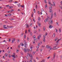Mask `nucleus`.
I'll return each mask as SVG.
<instances>
[{
	"mask_svg": "<svg viewBox=\"0 0 62 62\" xmlns=\"http://www.w3.org/2000/svg\"><path fill=\"white\" fill-rule=\"evenodd\" d=\"M48 19H50V18L48 16H47V17L46 18V19L45 20V22L46 23L47 20H48Z\"/></svg>",
	"mask_w": 62,
	"mask_h": 62,
	"instance_id": "nucleus-1",
	"label": "nucleus"
},
{
	"mask_svg": "<svg viewBox=\"0 0 62 62\" xmlns=\"http://www.w3.org/2000/svg\"><path fill=\"white\" fill-rule=\"evenodd\" d=\"M59 40H60V39H59L55 44V45H58V42L59 41Z\"/></svg>",
	"mask_w": 62,
	"mask_h": 62,
	"instance_id": "nucleus-2",
	"label": "nucleus"
},
{
	"mask_svg": "<svg viewBox=\"0 0 62 62\" xmlns=\"http://www.w3.org/2000/svg\"><path fill=\"white\" fill-rule=\"evenodd\" d=\"M41 37V35H39L38 36V37L37 39H38L39 40L40 39V38Z\"/></svg>",
	"mask_w": 62,
	"mask_h": 62,
	"instance_id": "nucleus-3",
	"label": "nucleus"
},
{
	"mask_svg": "<svg viewBox=\"0 0 62 62\" xmlns=\"http://www.w3.org/2000/svg\"><path fill=\"white\" fill-rule=\"evenodd\" d=\"M15 39H13V40H12V43H13L14 41L15 42Z\"/></svg>",
	"mask_w": 62,
	"mask_h": 62,
	"instance_id": "nucleus-4",
	"label": "nucleus"
},
{
	"mask_svg": "<svg viewBox=\"0 0 62 62\" xmlns=\"http://www.w3.org/2000/svg\"><path fill=\"white\" fill-rule=\"evenodd\" d=\"M33 38H34V40H36L37 39L36 38V36L35 35H34L33 36Z\"/></svg>",
	"mask_w": 62,
	"mask_h": 62,
	"instance_id": "nucleus-5",
	"label": "nucleus"
},
{
	"mask_svg": "<svg viewBox=\"0 0 62 62\" xmlns=\"http://www.w3.org/2000/svg\"><path fill=\"white\" fill-rule=\"evenodd\" d=\"M24 45H25V47L26 48V47H27V43L25 42L24 43Z\"/></svg>",
	"mask_w": 62,
	"mask_h": 62,
	"instance_id": "nucleus-6",
	"label": "nucleus"
},
{
	"mask_svg": "<svg viewBox=\"0 0 62 62\" xmlns=\"http://www.w3.org/2000/svg\"><path fill=\"white\" fill-rule=\"evenodd\" d=\"M53 5L54 6H55V1L53 2Z\"/></svg>",
	"mask_w": 62,
	"mask_h": 62,
	"instance_id": "nucleus-7",
	"label": "nucleus"
},
{
	"mask_svg": "<svg viewBox=\"0 0 62 62\" xmlns=\"http://www.w3.org/2000/svg\"><path fill=\"white\" fill-rule=\"evenodd\" d=\"M55 33H54L52 36L53 38H55Z\"/></svg>",
	"mask_w": 62,
	"mask_h": 62,
	"instance_id": "nucleus-8",
	"label": "nucleus"
},
{
	"mask_svg": "<svg viewBox=\"0 0 62 62\" xmlns=\"http://www.w3.org/2000/svg\"><path fill=\"white\" fill-rule=\"evenodd\" d=\"M50 22L51 23H53V20L52 19H50Z\"/></svg>",
	"mask_w": 62,
	"mask_h": 62,
	"instance_id": "nucleus-9",
	"label": "nucleus"
},
{
	"mask_svg": "<svg viewBox=\"0 0 62 62\" xmlns=\"http://www.w3.org/2000/svg\"><path fill=\"white\" fill-rule=\"evenodd\" d=\"M55 56V54L54 53L53 54V58H54Z\"/></svg>",
	"mask_w": 62,
	"mask_h": 62,
	"instance_id": "nucleus-10",
	"label": "nucleus"
},
{
	"mask_svg": "<svg viewBox=\"0 0 62 62\" xmlns=\"http://www.w3.org/2000/svg\"><path fill=\"white\" fill-rule=\"evenodd\" d=\"M53 27L52 25H50L49 26V28H52Z\"/></svg>",
	"mask_w": 62,
	"mask_h": 62,
	"instance_id": "nucleus-11",
	"label": "nucleus"
},
{
	"mask_svg": "<svg viewBox=\"0 0 62 62\" xmlns=\"http://www.w3.org/2000/svg\"><path fill=\"white\" fill-rule=\"evenodd\" d=\"M48 48L50 49V50H51V49H52V48L50 46H48Z\"/></svg>",
	"mask_w": 62,
	"mask_h": 62,
	"instance_id": "nucleus-12",
	"label": "nucleus"
},
{
	"mask_svg": "<svg viewBox=\"0 0 62 62\" xmlns=\"http://www.w3.org/2000/svg\"><path fill=\"white\" fill-rule=\"evenodd\" d=\"M17 6H18L19 7H20V6H21V5L20 3H19L18 4H17Z\"/></svg>",
	"mask_w": 62,
	"mask_h": 62,
	"instance_id": "nucleus-13",
	"label": "nucleus"
},
{
	"mask_svg": "<svg viewBox=\"0 0 62 62\" xmlns=\"http://www.w3.org/2000/svg\"><path fill=\"white\" fill-rule=\"evenodd\" d=\"M24 52H25V53H26V49L25 48H24Z\"/></svg>",
	"mask_w": 62,
	"mask_h": 62,
	"instance_id": "nucleus-14",
	"label": "nucleus"
},
{
	"mask_svg": "<svg viewBox=\"0 0 62 62\" xmlns=\"http://www.w3.org/2000/svg\"><path fill=\"white\" fill-rule=\"evenodd\" d=\"M56 24H57V25H58V26H59V24H58V22H57L56 23Z\"/></svg>",
	"mask_w": 62,
	"mask_h": 62,
	"instance_id": "nucleus-15",
	"label": "nucleus"
},
{
	"mask_svg": "<svg viewBox=\"0 0 62 62\" xmlns=\"http://www.w3.org/2000/svg\"><path fill=\"white\" fill-rule=\"evenodd\" d=\"M26 26L27 27H27H29V25H28V24H26Z\"/></svg>",
	"mask_w": 62,
	"mask_h": 62,
	"instance_id": "nucleus-16",
	"label": "nucleus"
},
{
	"mask_svg": "<svg viewBox=\"0 0 62 62\" xmlns=\"http://www.w3.org/2000/svg\"><path fill=\"white\" fill-rule=\"evenodd\" d=\"M51 2V0H49L48 3L49 4H51V2Z\"/></svg>",
	"mask_w": 62,
	"mask_h": 62,
	"instance_id": "nucleus-17",
	"label": "nucleus"
},
{
	"mask_svg": "<svg viewBox=\"0 0 62 62\" xmlns=\"http://www.w3.org/2000/svg\"><path fill=\"white\" fill-rule=\"evenodd\" d=\"M58 38L57 37H56L55 38V41H56L57 40Z\"/></svg>",
	"mask_w": 62,
	"mask_h": 62,
	"instance_id": "nucleus-18",
	"label": "nucleus"
},
{
	"mask_svg": "<svg viewBox=\"0 0 62 62\" xmlns=\"http://www.w3.org/2000/svg\"><path fill=\"white\" fill-rule=\"evenodd\" d=\"M23 33L22 32L21 35V37H23Z\"/></svg>",
	"mask_w": 62,
	"mask_h": 62,
	"instance_id": "nucleus-19",
	"label": "nucleus"
},
{
	"mask_svg": "<svg viewBox=\"0 0 62 62\" xmlns=\"http://www.w3.org/2000/svg\"><path fill=\"white\" fill-rule=\"evenodd\" d=\"M56 13L55 12L54 13V16L55 17H56Z\"/></svg>",
	"mask_w": 62,
	"mask_h": 62,
	"instance_id": "nucleus-20",
	"label": "nucleus"
},
{
	"mask_svg": "<svg viewBox=\"0 0 62 62\" xmlns=\"http://www.w3.org/2000/svg\"><path fill=\"white\" fill-rule=\"evenodd\" d=\"M43 29L44 31H45V29H46V28H45V27H43Z\"/></svg>",
	"mask_w": 62,
	"mask_h": 62,
	"instance_id": "nucleus-21",
	"label": "nucleus"
},
{
	"mask_svg": "<svg viewBox=\"0 0 62 62\" xmlns=\"http://www.w3.org/2000/svg\"><path fill=\"white\" fill-rule=\"evenodd\" d=\"M12 57H14V58H15L16 57V56H15V55H12Z\"/></svg>",
	"mask_w": 62,
	"mask_h": 62,
	"instance_id": "nucleus-22",
	"label": "nucleus"
},
{
	"mask_svg": "<svg viewBox=\"0 0 62 62\" xmlns=\"http://www.w3.org/2000/svg\"><path fill=\"white\" fill-rule=\"evenodd\" d=\"M29 56L30 57H32V55H30V54L29 55Z\"/></svg>",
	"mask_w": 62,
	"mask_h": 62,
	"instance_id": "nucleus-23",
	"label": "nucleus"
},
{
	"mask_svg": "<svg viewBox=\"0 0 62 62\" xmlns=\"http://www.w3.org/2000/svg\"><path fill=\"white\" fill-rule=\"evenodd\" d=\"M21 45V46H23V43H21L20 44Z\"/></svg>",
	"mask_w": 62,
	"mask_h": 62,
	"instance_id": "nucleus-24",
	"label": "nucleus"
},
{
	"mask_svg": "<svg viewBox=\"0 0 62 62\" xmlns=\"http://www.w3.org/2000/svg\"><path fill=\"white\" fill-rule=\"evenodd\" d=\"M5 56H8V54H7V53L5 54Z\"/></svg>",
	"mask_w": 62,
	"mask_h": 62,
	"instance_id": "nucleus-25",
	"label": "nucleus"
},
{
	"mask_svg": "<svg viewBox=\"0 0 62 62\" xmlns=\"http://www.w3.org/2000/svg\"><path fill=\"white\" fill-rule=\"evenodd\" d=\"M55 30H56V32H57V31H58V30H57L56 29H55Z\"/></svg>",
	"mask_w": 62,
	"mask_h": 62,
	"instance_id": "nucleus-26",
	"label": "nucleus"
},
{
	"mask_svg": "<svg viewBox=\"0 0 62 62\" xmlns=\"http://www.w3.org/2000/svg\"><path fill=\"white\" fill-rule=\"evenodd\" d=\"M46 37V35H45L44 36V39H45V37Z\"/></svg>",
	"mask_w": 62,
	"mask_h": 62,
	"instance_id": "nucleus-27",
	"label": "nucleus"
},
{
	"mask_svg": "<svg viewBox=\"0 0 62 62\" xmlns=\"http://www.w3.org/2000/svg\"><path fill=\"white\" fill-rule=\"evenodd\" d=\"M10 53V50L8 51V53H9V54Z\"/></svg>",
	"mask_w": 62,
	"mask_h": 62,
	"instance_id": "nucleus-28",
	"label": "nucleus"
},
{
	"mask_svg": "<svg viewBox=\"0 0 62 62\" xmlns=\"http://www.w3.org/2000/svg\"><path fill=\"white\" fill-rule=\"evenodd\" d=\"M49 8L50 10H51L52 9V7H49Z\"/></svg>",
	"mask_w": 62,
	"mask_h": 62,
	"instance_id": "nucleus-29",
	"label": "nucleus"
},
{
	"mask_svg": "<svg viewBox=\"0 0 62 62\" xmlns=\"http://www.w3.org/2000/svg\"><path fill=\"white\" fill-rule=\"evenodd\" d=\"M44 2H45V3H47V2H46V0H44Z\"/></svg>",
	"mask_w": 62,
	"mask_h": 62,
	"instance_id": "nucleus-30",
	"label": "nucleus"
},
{
	"mask_svg": "<svg viewBox=\"0 0 62 62\" xmlns=\"http://www.w3.org/2000/svg\"><path fill=\"white\" fill-rule=\"evenodd\" d=\"M38 21H40V17H39V18H38Z\"/></svg>",
	"mask_w": 62,
	"mask_h": 62,
	"instance_id": "nucleus-31",
	"label": "nucleus"
},
{
	"mask_svg": "<svg viewBox=\"0 0 62 62\" xmlns=\"http://www.w3.org/2000/svg\"><path fill=\"white\" fill-rule=\"evenodd\" d=\"M43 40L44 42H45V39H43Z\"/></svg>",
	"mask_w": 62,
	"mask_h": 62,
	"instance_id": "nucleus-32",
	"label": "nucleus"
},
{
	"mask_svg": "<svg viewBox=\"0 0 62 62\" xmlns=\"http://www.w3.org/2000/svg\"><path fill=\"white\" fill-rule=\"evenodd\" d=\"M49 46H46V48H47L49 47Z\"/></svg>",
	"mask_w": 62,
	"mask_h": 62,
	"instance_id": "nucleus-33",
	"label": "nucleus"
},
{
	"mask_svg": "<svg viewBox=\"0 0 62 62\" xmlns=\"http://www.w3.org/2000/svg\"><path fill=\"white\" fill-rule=\"evenodd\" d=\"M33 10H34L33 11H34V13H36V11L35 10V9H34Z\"/></svg>",
	"mask_w": 62,
	"mask_h": 62,
	"instance_id": "nucleus-34",
	"label": "nucleus"
},
{
	"mask_svg": "<svg viewBox=\"0 0 62 62\" xmlns=\"http://www.w3.org/2000/svg\"><path fill=\"white\" fill-rule=\"evenodd\" d=\"M26 37V35H24V37L25 39V37Z\"/></svg>",
	"mask_w": 62,
	"mask_h": 62,
	"instance_id": "nucleus-35",
	"label": "nucleus"
},
{
	"mask_svg": "<svg viewBox=\"0 0 62 62\" xmlns=\"http://www.w3.org/2000/svg\"><path fill=\"white\" fill-rule=\"evenodd\" d=\"M30 54H29V53H27V55L28 56H29V55H30Z\"/></svg>",
	"mask_w": 62,
	"mask_h": 62,
	"instance_id": "nucleus-36",
	"label": "nucleus"
},
{
	"mask_svg": "<svg viewBox=\"0 0 62 62\" xmlns=\"http://www.w3.org/2000/svg\"><path fill=\"white\" fill-rule=\"evenodd\" d=\"M42 62H45V61L44 60H42Z\"/></svg>",
	"mask_w": 62,
	"mask_h": 62,
	"instance_id": "nucleus-37",
	"label": "nucleus"
},
{
	"mask_svg": "<svg viewBox=\"0 0 62 62\" xmlns=\"http://www.w3.org/2000/svg\"><path fill=\"white\" fill-rule=\"evenodd\" d=\"M53 16V13H51V16Z\"/></svg>",
	"mask_w": 62,
	"mask_h": 62,
	"instance_id": "nucleus-38",
	"label": "nucleus"
},
{
	"mask_svg": "<svg viewBox=\"0 0 62 62\" xmlns=\"http://www.w3.org/2000/svg\"><path fill=\"white\" fill-rule=\"evenodd\" d=\"M3 28H4V29H7V27H4Z\"/></svg>",
	"mask_w": 62,
	"mask_h": 62,
	"instance_id": "nucleus-39",
	"label": "nucleus"
},
{
	"mask_svg": "<svg viewBox=\"0 0 62 62\" xmlns=\"http://www.w3.org/2000/svg\"><path fill=\"white\" fill-rule=\"evenodd\" d=\"M40 43H38V46H39V45H40Z\"/></svg>",
	"mask_w": 62,
	"mask_h": 62,
	"instance_id": "nucleus-40",
	"label": "nucleus"
},
{
	"mask_svg": "<svg viewBox=\"0 0 62 62\" xmlns=\"http://www.w3.org/2000/svg\"><path fill=\"white\" fill-rule=\"evenodd\" d=\"M32 54H35V52H32Z\"/></svg>",
	"mask_w": 62,
	"mask_h": 62,
	"instance_id": "nucleus-41",
	"label": "nucleus"
},
{
	"mask_svg": "<svg viewBox=\"0 0 62 62\" xmlns=\"http://www.w3.org/2000/svg\"><path fill=\"white\" fill-rule=\"evenodd\" d=\"M13 9H11V10L10 11V12H12V11H13Z\"/></svg>",
	"mask_w": 62,
	"mask_h": 62,
	"instance_id": "nucleus-42",
	"label": "nucleus"
},
{
	"mask_svg": "<svg viewBox=\"0 0 62 62\" xmlns=\"http://www.w3.org/2000/svg\"><path fill=\"white\" fill-rule=\"evenodd\" d=\"M27 40H28V41H29V38L28 37Z\"/></svg>",
	"mask_w": 62,
	"mask_h": 62,
	"instance_id": "nucleus-43",
	"label": "nucleus"
},
{
	"mask_svg": "<svg viewBox=\"0 0 62 62\" xmlns=\"http://www.w3.org/2000/svg\"><path fill=\"white\" fill-rule=\"evenodd\" d=\"M46 7H47V5L46 4V6H45V8H46Z\"/></svg>",
	"mask_w": 62,
	"mask_h": 62,
	"instance_id": "nucleus-44",
	"label": "nucleus"
},
{
	"mask_svg": "<svg viewBox=\"0 0 62 62\" xmlns=\"http://www.w3.org/2000/svg\"><path fill=\"white\" fill-rule=\"evenodd\" d=\"M9 6V5H6V7H8Z\"/></svg>",
	"mask_w": 62,
	"mask_h": 62,
	"instance_id": "nucleus-45",
	"label": "nucleus"
},
{
	"mask_svg": "<svg viewBox=\"0 0 62 62\" xmlns=\"http://www.w3.org/2000/svg\"><path fill=\"white\" fill-rule=\"evenodd\" d=\"M27 33V30H26L25 31V34H26Z\"/></svg>",
	"mask_w": 62,
	"mask_h": 62,
	"instance_id": "nucleus-46",
	"label": "nucleus"
},
{
	"mask_svg": "<svg viewBox=\"0 0 62 62\" xmlns=\"http://www.w3.org/2000/svg\"><path fill=\"white\" fill-rule=\"evenodd\" d=\"M38 14H40V12H39V11H38Z\"/></svg>",
	"mask_w": 62,
	"mask_h": 62,
	"instance_id": "nucleus-47",
	"label": "nucleus"
},
{
	"mask_svg": "<svg viewBox=\"0 0 62 62\" xmlns=\"http://www.w3.org/2000/svg\"><path fill=\"white\" fill-rule=\"evenodd\" d=\"M16 52L17 53H18L19 52V50H17Z\"/></svg>",
	"mask_w": 62,
	"mask_h": 62,
	"instance_id": "nucleus-48",
	"label": "nucleus"
},
{
	"mask_svg": "<svg viewBox=\"0 0 62 62\" xmlns=\"http://www.w3.org/2000/svg\"><path fill=\"white\" fill-rule=\"evenodd\" d=\"M20 45H19L18 46V48H20Z\"/></svg>",
	"mask_w": 62,
	"mask_h": 62,
	"instance_id": "nucleus-49",
	"label": "nucleus"
},
{
	"mask_svg": "<svg viewBox=\"0 0 62 62\" xmlns=\"http://www.w3.org/2000/svg\"><path fill=\"white\" fill-rule=\"evenodd\" d=\"M9 15H11V14H8V16H10Z\"/></svg>",
	"mask_w": 62,
	"mask_h": 62,
	"instance_id": "nucleus-50",
	"label": "nucleus"
},
{
	"mask_svg": "<svg viewBox=\"0 0 62 62\" xmlns=\"http://www.w3.org/2000/svg\"><path fill=\"white\" fill-rule=\"evenodd\" d=\"M17 2H18V1H16L15 2V3H17Z\"/></svg>",
	"mask_w": 62,
	"mask_h": 62,
	"instance_id": "nucleus-51",
	"label": "nucleus"
},
{
	"mask_svg": "<svg viewBox=\"0 0 62 62\" xmlns=\"http://www.w3.org/2000/svg\"><path fill=\"white\" fill-rule=\"evenodd\" d=\"M34 32L35 33H36L37 32L36 31H34Z\"/></svg>",
	"mask_w": 62,
	"mask_h": 62,
	"instance_id": "nucleus-52",
	"label": "nucleus"
},
{
	"mask_svg": "<svg viewBox=\"0 0 62 62\" xmlns=\"http://www.w3.org/2000/svg\"><path fill=\"white\" fill-rule=\"evenodd\" d=\"M30 62H32V60H30Z\"/></svg>",
	"mask_w": 62,
	"mask_h": 62,
	"instance_id": "nucleus-53",
	"label": "nucleus"
},
{
	"mask_svg": "<svg viewBox=\"0 0 62 62\" xmlns=\"http://www.w3.org/2000/svg\"><path fill=\"white\" fill-rule=\"evenodd\" d=\"M34 62H36V61H35V60L34 59H33Z\"/></svg>",
	"mask_w": 62,
	"mask_h": 62,
	"instance_id": "nucleus-54",
	"label": "nucleus"
},
{
	"mask_svg": "<svg viewBox=\"0 0 62 62\" xmlns=\"http://www.w3.org/2000/svg\"><path fill=\"white\" fill-rule=\"evenodd\" d=\"M41 24H39V26H40V25H41Z\"/></svg>",
	"mask_w": 62,
	"mask_h": 62,
	"instance_id": "nucleus-55",
	"label": "nucleus"
},
{
	"mask_svg": "<svg viewBox=\"0 0 62 62\" xmlns=\"http://www.w3.org/2000/svg\"><path fill=\"white\" fill-rule=\"evenodd\" d=\"M60 3L61 5H62V1H61L60 2Z\"/></svg>",
	"mask_w": 62,
	"mask_h": 62,
	"instance_id": "nucleus-56",
	"label": "nucleus"
},
{
	"mask_svg": "<svg viewBox=\"0 0 62 62\" xmlns=\"http://www.w3.org/2000/svg\"><path fill=\"white\" fill-rule=\"evenodd\" d=\"M56 47H57L56 46H55L54 47V48H56Z\"/></svg>",
	"mask_w": 62,
	"mask_h": 62,
	"instance_id": "nucleus-57",
	"label": "nucleus"
},
{
	"mask_svg": "<svg viewBox=\"0 0 62 62\" xmlns=\"http://www.w3.org/2000/svg\"><path fill=\"white\" fill-rule=\"evenodd\" d=\"M52 18H53V16H51V19H52Z\"/></svg>",
	"mask_w": 62,
	"mask_h": 62,
	"instance_id": "nucleus-58",
	"label": "nucleus"
},
{
	"mask_svg": "<svg viewBox=\"0 0 62 62\" xmlns=\"http://www.w3.org/2000/svg\"><path fill=\"white\" fill-rule=\"evenodd\" d=\"M12 0H10L9 1L10 2H12Z\"/></svg>",
	"mask_w": 62,
	"mask_h": 62,
	"instance_id": "nucleus-59",
	"label": "nucleus"
},
{
	"mask_svg": "<svg viewBox=\"0 0 62 62\" xmlns=\"http://www.w3.org/2000/svg\"><path fill=\"white\" fill-rule=\"evenodd\" d=\"M47 35H48V33H46V36Z\"/></svg>",
	"mask_w": 62,
	"mask_h": 62,
	"instance_id": "nucleus-60",
	"label": "nucleus"
},
{
	"mask_svg": "<svg viewBox=\"0 0 62 62\" xmlns=\"http://www.w3.org/2000/svg\"><path fill=\"white\" fill-rule=\"evenodd\" d=\"M36 8H38V6H37V5H36Z\"/></svg>",
	"mask_w": 62,
	"mask_h": 62,
	"instance_id": "nucleus-61",
	"label": "nucleus"
},
{
	"mask_svg": "<svg viewBox=\"0 0 62 62\" xmlns=\"http://www.w3.org/2000/svg\"><path fill=\"white\" fill-rule=\"evenodd\" d=\"M32 23H31L30 24V26H32Z\"/></svg>",
	"mask_w": 62,
	"mask_h": 62,
	"instance_id": "nucleus-62",
	"label": "nucleus"
},
{
	"mask_svg": "<svg viewBox=\"0 0 62 62\" xmlns=\"http://www.w3.org/2000/svg\"><path fill=\"white\" fill-rule=\"evenodd\" d=\"M37 48H39V46H37Z\"/></svg>",
	"mask_w": 62,
	"mask_h": 62,
	"instance_id": "nucleus-63",
	"label": "nucleus"
},
{
	"mask_svg": "<svg viewBox=\"0 0 62 62\" xmlns=\"http://www.w3.org/2000/svg\"><path fill=\"white\" fill-rule=\"evenodd\" d=\"M30 34L31 35H31H32V32H30Z\"/></svg>",
	"mask_w": 62,
	"mask_h": 62,
	"instance_id": "nucleus-64",
	"label": "nucleus"
}]
</instances>
